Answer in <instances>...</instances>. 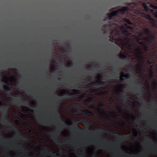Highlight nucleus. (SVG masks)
Masks as SVG:
<instances>
[{
	"mask_svg": "<svg viewBox=\"0 0 157 157\" xmlns=\"http://www.w3.org/2000/svg\"><path fill=\"white\" fill-rule=\"evenodd\" d=\"M133 39L141 46L147 45L155 49L157 45V37L155 35L147 28L140 30L139 36L134 35Z\"/></svg>",
	"mask_w": 157,
	"mask_h": 157,
	"instance_id": "nucleus-1",
	"label": "nucleus"
},
{
	"mask_svg": "<svg viewBox=\"0 0 157 157\" xmlns=\"http://www.w3.org/2000/svg\"><path fill=\"white\" fill-rule=\"evenodd\" d=\"M120 45L128 49L135 51V54L136 57L139 58L143 54L142 48L138 45H135L134 42H132V40L128 38L123 37L122 38H119L117 40V43Z\"/></svg>",
	"mask_w": 157,
	"mask_h": 157,
	"instance_id": "nucleus-2",
	"label": "nucleus"
},
{
	"mask_svg": "<svg viewBox=\"0 0 157 157\" xmlns=\"http://www.w3.org/2000/svg\"><path fill=\"white\" fill-rule=\"evenodd\" d=\"M53 114L55 116L54 122L57 125L56 128L55 133L56 135H58L61 133V129H62L64 127V125L65 124V123L61 118L62 114L59 111L58 109H54L53 111Z\"/></svg>",
	"mask_w": 157,
	"mask_h": 157,
	"instance_id": "nucleus-3",
	"label": "nucleus"
},
{
	"mask_svg": "<svg viewBox=\"0 0 157 157\" xmlns=\"http://www.w3.org/2000/svg\"><path fill=\"white\" fill-rule=\"evenodd\" d=\"M1 109L3 110L4 111V117H3V120H4V122L5 124L7 125H9L15 130L19 131V129L15 125L13 124L12 121L9 120V119L6 117V116L8 114V110H9V105H7L6 106L4 107H0Z\"/></svg>",
	"mask_w": 157,
	"mask_h": 157,
	"instance_id": "nucleus-4",
	"label": "nucleus"
},
{
	"mask_svg": "<svg viewBox=\"0 0 157 157\" xmlns=\"http://www.w3.org/2000/svg\"><path fill=\"white\" fill-rule=\"evenodd\" d=\"M128 8L126 7H123L121 10L112 12L111 13H107V18L103 19V21H105L106 19L111 20L113 17L121 14L120 16H122L124 13L128 11Z\"/></svg>",
	"mask_w": 157,
	"mask_h": 157,
	"instance_id": "nucleus-5",
	"label": "nucleus"
},
{
	"mask_svg": "<svg viewBox=\"0 0 157 157\" xmlns=\"http://www.w3.org/2000/svg\"><path fill=\"white\" fill-rule=\"evenodd\" d=\"M141 15L142 17L150 20L149 22H150V25H151L152 28L153 29L157 30V21L155 19L152 18L150 15L144 13H142Z\"/></svg>",
	"mask_w": 157,
	"mask_h": 157,
	"instance_id": "nucleus-6",
	"label": "nucleus"
},
{
	"mask_svg": "<svg viewBox=\"0 0 157 157\" xmlns=\"http://www.w3.org/2000/svg\"><path fill=\"white\" fill-rule=\"evenodd\" d=\"M47 134H48V140H49V81L47 83Z\"/></svg>",
	"mask_w": 157,
	"mask_h": 157,
	"instance_id": "nucleus-7",
	"label": "nucleus"
},
{
	"mask_svg": "<svg viewBox=\"0 0 157 157\" xmlns=\"http://www.w3.org/2000/svg\"><path fill=\"white\" fill-rule=\"evenodd\" d=\"M37 117L36 119V121L39 124H43L44 123V111L39 110L37 111Z\"/></svg>",
	"mask_w": 157,
	"mask_h": 157,
	"instance_id": "nucleus-8",
	"label": "nucleus"
},
{
	"mask_svg": "<svg viewBox=\"0 0 157 157\" xmlns=\"http://www.w3.org/2000/svg\"><path fill=\"white\" fill-rule=\"evenodd\" d=\"M76 79L78 80L76 81L73 84H67V85L69 86L71 88H75L76 86L79 85L80 84H82L83 83V82L82 81V80H81L80 78L77 77H76Z\"/></svg>",
	"mask_w": 157,
	"mask_h": 157,
	"instance_id": "nucleus-9",
	"label": "nucleus"
},
{
	"mask_svg": "<svg viewBox=\"0 0 157 157\" xmlns=\"http://www.w3.org/2000/svg\"><path fill=\"white\" fill-rule=\"evenodd\" d=\"M79 112L84 115H86L88 116H92V115H91V112L89 110H88L86 109H85V110L80 109L79 110Z\"/></svg>",
	"mask_w": 157,
	"mask_h": 157,
	"instance_id": "nucleus-10",
	"label": "nucleus"
},
{
	"mask_svg": "<svg viewBox=\"0 0 157 157\" xmlns=\"http://www.w3.org/2000/svg\"><path fill=\"white\" fill-rule=\"evenodd\" d=\"M121 31L122 32V33H123V34L126 37H125L123 36H120L118 37V38L116 40H115V41H116V43H117V40H118V39L119 38H122L123 37H125V38H128L130 39V38L128 37L130 36L131 35V34L130 32H129V31H128V30H124Z\"/></svg>",
	"mask_w": 157,
	"mask_h": 157,
	"instance_id": "nucleus-11",
	"label": "nucleus"
},
{
	"mask_svg": "<svg viewBox=\"0 0 157 157\" xmlns=\"http://www.w3.org/2000/svg\"><path fill=\"white\" fill-rule=\"evenodd\" d=\"M121 31L122 32V33H123V34L126 37H125L123 36H120L118 37V38L116 40H115V41H116V43H117V40H118V39L119 38H122L123 37H125V38H128L130 39V38L128 37L130 36L131 35V34L130 32H129V31H128V30H124Z\"/></svg>",
	"mask_w": 157,
	"mask_h": 157,
	"instance_id": "nucleus-12",
	"label": "nucleus"
},
{
	"mask_svg": "<svg viewBox=\"0 0 157 157\" xmlns=\"http://www.w3.org/2000/svg\"><path fill=\"white\" fill-rule=\"evenodd\" d=\"M97 110L100 113V116L102 117H105L107 115V114L104 112V111L103 110V109L101 108L97 109Z\"/></svg>",
	"mask_w": 157,
	"mask_h": 157,
	"instance_id": "nucleus-13",
	"label": "nucleus"
},
{
	"mask_svg": "<svg viewBox=\"0 0 157 157\" xmlns=\"http://www.w3.org/2000/svg\"><path fill=\"white\" fill-rule=\"evenodd\" d=\"M61 101H58L57 100H55L54 102L53 106L54 109H58L60 105V102Z\"/></svg>",
	"mask_w": 157,
	"mask_h": 157,
	"instance_id": "nucleus-14",
	"label": "nucleus"
},
{
	"mask_svg": "<svg viewBox=\"0 0 157 157\" xmlns=\"http://www.w3.org/2000/svg\"><path fill=\"white\" fill-rule=\"evenodd\" d=\"M91 131H98L99 132H106V129L101 127H100L99 128V129H96V130H93V129H89Z\"/></svg>",
	"mask_w": 157,
	"mask_h": 157,
	"instance_id": "nucleus-15",
	"label": "nucleus"
},
{
	"mask_svg": "<svg viewBox=\"0 0 157 157\" xmlns=\"http://www.w3.org/2000/svg\"><path fill=\"white\" fill-rule=\"evenodd\" d=\"M18 103L20 105H28V101L27 100H25V101H24L22 99H21L19 101Z\"/></svg>",
	"mask_w": 157,
	"mask_h": 157,
	"instance_id": "nucleus-16",
	"label": "nucleus"
},
{
	"mask_svg": "<svg viewBox=\"0 0 157 157\" xmlns=\"http://www.w3.org/2000/svg\"><path fill=\"white\" fill-rule=\"evenodd\" d=\"M73 122H74V124H76V128L77 129L78 131H82L83 130V129L80 127L79 125L78 124V122H76L75 120H73Z\"/></svg>",
	"mask_w": 157,
	"mask_h": 157,
	"instance_id": "nucleus-17",
	"label": "nucleus"
},
{
	"mask_svg": "<svg viewBox=\"0 0 157 157\" xmlns=\"http://www.w3.org/2000/svg\"><path fill=\"white\" fill-rule=\"evenodd\" d=\"M134 68L136 69L138 73H139L141 71V69L140 68V65L138 64H136L134 65Z\"/></svg>",
	"mask_w": 157,
	"mask_h": 157,
	"instance_id": "nucleus-18",
	"label": "nucleus"
},
{
	"mask_svg": "<svg viewBox=\"0 0 157 157\" xmlns=\"http://www.w3.org/2000/svg\"><path fill=\"white\" fill-rule=\"evenodd\" d=\"M66 94V93H64L63 94H62L61 95H59V94H57V96H59V97H57L56 98V99L55 100H57L58 101H62V99L61 97H62L63 96H64L65 94Z\"/></svg>",
	"mask_w": 157,
	"mask_h": 157,
	"instance_id": "nucleus-19",
	"label": "nucleus"
},
{
	"mask_svg": "<svg viewBox=\"0 0 157 157\" xmlns=\"http://www.w3.org/2000/svg\"><path fill=\"white\" fill-rule=\"evenodd\" d=\"M119 56L121 58H126V55L125 53L124 52L122 51H121V52L120 53Z\"/></svg>",
	"mask_w": 157,
	"mask_h": 157,
	"instance_id": "nucleus-20",
	"label": "nucleus"
},
{
	"mask_svg": "<svg viewBox=\"0 0 157 157\" xmlns=\"http://www.w3.org/2000/svg\"><path fill=\"white\" fill-rule=\"evenodd\" d=\"M91 98H90L88 99H85L84 100V102L85 104V105H90V104L91 103Z\"/></svg>",
	"mask_w": 157,
	"mask_h": 157,
	"instance_id": "nucleus-21",
	"label": "nucleus"
},
{
	"mask_svg": "<svg viewBox=\"0 0 157 157\" xmlns=\"http://www.w3.org/2000/svg\"><path fill=\"white\" fill-rule=\"evenodd\" d=\"M18 135L19 136L21 140H26L27 139V138L25 136L21 134L20 132H19Z\"/></svg>",
	"mask_w": 157,
	"mask_h": 157,
	"instance_id": "nucleus-22",
	"label": "nucleus"
},
{
	"mask_svg": "<svg viewBox=\"0 0 157 157\" xmlns=\"http://www.w3.org/2000/svg\"><path fill=\"white\" fill-rule=\"evenodd\" d=\"M120 75H121V77H120V80H123V78H125L126 76L124 72L123 71H121L120 72Z\"/></svg>",
	"mask_w": 157,
	"mask_h": 157,
	"instance_id": "nucleus-23",
	"label": "nucleus"
},
{
	"mask_svg": "<svg viewBox=\"0 0 157 157\" xmlns=\"http://www.w3.org/2000/svg\"><path fill=\"white\" fill-rule=\"evenodd\" d=\"M124 22L126 23V24L131 25L132 24V23L131 21H130V20L128 19L127 18H124Z\"/></svg>",
	"mask_w": 157,
	"mask_h": 157,
	"instance_id": "nucleus-24",
	"label": "nucleus"
},
{
	"mask_svg": "<svg viewBox=\"0 0 157 157\" xmlns=\"http://www.w3.org/2000/svg\"><path fill=\"white\" fill-rule=\"evenodd\" d=\"M2 89L4 91H6L7 90H9V86L8 85L3 84L2 85Z\"/></svg>",
	"mask_w": 157,
	"mask_h": 157,
	"instance_id": "nucleus-25",
	"label": "nucleus"
},
{
	"mask_svg": "<svg viewBox=\"0 0 157 157\" xmlns=\"http://www.w3.org/2000/svg\"><path fill=\"white\" fill-rule=\"evenodd\" d=\"M153 87L154 89L156 90L157 88V81H154L153 82Z\"/></svg>",
	"mask_w": 157,
	"mask_h": 157,
	"instance_id": "nucleus-26",
	"label": "nucleus"
},
{
	"mask_svg": "<svg viewBox=\"0 0 157 157\" xmlns=\"http://www.w3.org/2000/svg\"><path fill=\"white\" fill-rule=\"evenodd\" d=\"M150 7L154 10H157V6L152 4L150 5Z\"/></svg>",
	"mask_w": 157,
	"mask_h": 157,
	"instance_id": "nucleus-27",
	"label": "nucleus"
},
{
	"mask_svg": "<svg viewBox=\"0 0 157 157\" xmlns=\"http://www.w3.org/2000/svg\"><path fill=\"white\" fill-rule=\"evenodd\" d=\"M120 31H121L127 30L125 28L124 26H122L121 27H120Z\"/></svg>",
	"mask_w": 157,
	"mask_h": 157,
	"instance_id": "nucleus-28",
	"label": "nucleus"
},
{
	"mask_svg": "<svg viewBox=\"0 0 157 157\" xmlns=\"http://www.w3.org/2000/svg\"><path fill=\"white\" fill-rule=\"evenodd\" d=\"M82 123L86 125H88V124H89V122L87 121L86 119H83Z\"/></svg>",
	"mask_w": 157,
	"mask_h": 157,
	"instance_id": "nucleus-29",
	"label": "nucleus"
},
{
	"mask_svg": "<svg viewBox=\"0 0 157 157\" xmlns=\"http://www.w3.org/2000/svg\"><path fill=\"white\" fill-rule=\"evenodd\" d=\"M145 109L148 110L149 111H150V112L151 113L152 111H153V109H151L149 107H147L145 108Z\"/></svg>",
	"mask_w": 157,
	"mask_h": 157,
	"instance_id": "nucleus-30",
	"label": "nucleus"
},
{
	"mask_svg": "<svg viewBox=\"0 0 157 157\" xmlns=\"http://www.w3.org/2000/svg\"><path fill=\"white\" fill-rule=\"evenodd\" d=\"M143 47V49H144V50H145V51H147L148 49V46H147L146 45V46H141Z\"/></svg>",
	"mask_w": 157,
	"mask_h": 157,
	"instance_id": "nucleus-31",
	"label": "nucleus"
},
{
	"mask_svg": "<svg viewBox=\"0 0 157 157\" xmlns=\"http://www.w3.org/2000/svg\"><path fill=\"white\" fill-rule=\"evenodd\" d=\"M113 135H119L121 136L122 134L121 133H118L117 132H113Z\"/></svg>",
	"mask_w": 157,
	"mask_h": 157,
	"instance_id": "nucleus-32",
	"label": "nucleus"
},
{
	"mask_svg": "<svg viewBox=\"0 0 157 157\" xmlns=\"http://www.w3.org/2000/svg\"><path fill=\"white\" fill-rule=\"evenodd\" d=\"M149 71H150V74L151 75V77L152 78L153 75L154 74V71H153V69H150V70H149Z\"/></svg>",
	"mask_w": 157,
	"mask_h": 157,
	"instance_id": "nucleus-33",
	"label": "nucleus"
},
{
	"mask_svg": "<svg viewBox=\"0 0 157 157\" xmlns=\"http://www.w3.org/2000/svg\"><path fill=\"white\" fill-rule=\"evenodd\" d=\"M19 144H17V145H18L19 147V148H20V149H23V151H24V152H25V149H24V147L23 146H19Z\"/></svg>",
	"mask_w": 157,
	"mask_h": 157,
	"instance_id": "nucleus-34",
	"label": "nucleus"
},
{
	"mask_svg": "<svg viewBox=\"0 0 157 157\" xmlns=\"http://www.w3.org/2000/svg\"><path fill=\"white\" fill-rule=\"evenodd\" d=\"M144 9L145 10H146V11H148L149 10V8L146 5H144Z\"/></svg>",
	"mask_w": 157,
	"mask_h": 157,
	"instance_id": "nucleus-35",
	"label": "nucleus"
},
{
	"mask_svg": "<svg viewBox=\"0 0 157 157\" xmlns=\"http://www.w3.org/2000/svg\"><path fill=\"white\" fill-rule=\"evenodd\" d=\"M148 139L150 140L151 141L154 143H155V140H154L153 138L151 137H148Z\"/></svg>",
	"mask_w": 157,
	"mask_h": 157,
	"instance_id": "nucleus-36",
	"label": "nucleus"
},
{
	"mask_svg": "<svg viewBox=\"0 0 157 157\" xmlns=\"http://www.w3.org/2000/svg\"><path fill=\"white\" fill-rule=\"evenodd\" d=\"M2 78H2V82H4V83H6V81L3 79V78H5L4 76L3 75H2Z\"/></svg>",
	"mask_w": 157,
	"mask_h": 157,
	"instance_id": "nucleus-37",
	"label": "nucleus"
},
{
	"mask_svg": "<svg viewBox=\"0 0 157 157\" xmlns=\"http://www.w3.org/2000/svg\"><path fill=\"white\" fill-rule=\"evenodd\" d=\"M73 64H74L73 62L72 61H71V63H69V66H70V67H71L73 66Z\"/></svg>",
	"mask_w": 157,
	"mask_h": 157,
	"instance_id": "nucleus-38",
	"label": "nucleus"
},
{
	"mask_svg": "<svg viewBox=\"0 0 157 157\" xmlns=\"http://www.w3.org/2000/svg\"><path fill=\"white\" fill-rule=\"evenodd\" d=\"M104 105L103 103H100V104H99V107H103Z\"/></svg>",
	"mask_w": 157,
	"mask_h": 157,
	"instance_id": "nucleus-39",
	"label": "nucleus"
},
{
	"mask_svg": "<svg viewBox=\"0 0 157 157\" xmlns=\"http://www.w3.org/2000/svg\"><path fill=\"white\" fill-rule=\"evenodd\" d=\"M98 93L99 95L101 96L103 94V92L102 91H100L98 92Z\"/></svg>",
	"mask_w": 157,
	"mask_h": 157,
	"instance_id": "nucleus-40",
	"label": "nucleus"
},
{
	"mask_svg": "<svg viewBox=\"0 0 157 157\" xmlns=\"http://www.w3.org/2000/svg\"><path fill=\"white\" fill-rule=\"evenodd\" d=\"M83 80L86 81H90V79L88 78L87 77H85V78L83 79Z\"/></svg>",
	"mask_w": 157,
	"mask_h": 157,
	"instance_id": "nucleus-41",
	"label": "nucleus"
},
{
	"mask_svg": "<svg viewBox=\"0 0 157 157\" xmlns=\"http://www.w3.org/2000/svg\"><path fill=\"white\" fill-rule=\"evenodd\" d=\"M90 109H96V108L95 106H91V107H90Z\"/></svg>",
	"mask_w": 157,
	"mask_h": 157,
	"instance_id": "nucleus-42",
	"label": "nucleus"
},
{
	"mask_svg": "<svg viewBox=\"0 0 157 157\" xmlns=\"http://www.w3.org/2000/svg\"><path fill=\"white\" fill-rule=\"evenodd\" d=\"M124 85L123 84H121L119 85L120 87L122 89L124 87Z\"/></svg>",
	"mask_w": 157,
	"mask_h": 157,
	"instance_id": "nucleus-43",
	"label": "nucleus"
},
{
	"mask_svg": "<svg viewBox=\"0 0 157 157\" xmlns=\"http://www.w3.org/2000/svg\"><path fill=\"white\" fill-rule=\"evenodd\" d=\"M154 15L157 18V12H155L154 13Z\"/></svg>",
	"mask_w": 157,
	"mask_h": 157,
	"instance_id": "nucleus-44",
	"label": "nucleus"
},
{
	"mask_svg": "<svg viewBox=\"0 0 157 157\" xmlns=\"http://www.w3.org/2000/svg\"><path fill=\"white\" fill-rule=\"evenodd\" d=\"M56 140H57V142H56V143L58 144L59 143V142H61V140L58 139V137H57V138H56Z\"/></svg>",
	"mask_w": 157,
	"mask_h": 157,
	"instance_id": "nucleus-45",
	"label": "nucleus"
},
{
	"mask_svg": "<svg viewBox=\"0 0 157 157\" xmlns=\"http://www.w3.org/2000/svg\"><path fill=\"white\" fill-rule=\"evenodd\" d=\"M49 63H50V64H49V65H50V66H49V67H50V69H49V72H50V74L51 71V61L50 59V61H49Z\"/></svg>",
	"mask_w": 157,
	"mask_h": 157,
	"instance_id": "nucleus-46",
	"label": "nucleus"
},
{
	"mask_svg": "<svg viewBox=\"0 0 157 157\" xmlns=\"http://www.w3.org/2000/svg\"><path fill=\"white\" fill-rule=\"evenodd\" d=\"M125 26H126V27L129 28V29H132V27L131 26L127 25L126 24H124Z\"/></svg>",
	"mask_w": 157,
	"mask_h": 157,
	"instance_id": "nucleus-47",
	"label": "nucleus"
},
{
	"mask_svg": "<svg viewBox=\"0 0 157 157\" xmlns=\"http://www.w3.org/2000/svg\"><path fill=\"white\" fill-rule=\"evenodd\" d=\"M133 130H134V131L136 132V135H135V136H136V135H137V130H136V129H135V128H134V129H133Z\"/></svg>",
	"mask_w": 157,
	"mask_h": 157,
	"instance_id": "nucleus-48",
	"label": "nucleus"
},
{
	"mask_svg": "<svg viewBox=\"0 0 157 157\" xmlns=\"http://www.w3.org/2000/svg\"><path fill=\"white\" fill-rule=\"evenodd\" d=\"M57 79L59 81H60L62 80V78L60 77H58L57 78Z\"/></svg>",
	"mask_w": 157,
	"mask_h": 157,
	"instance_id": "nucleus-49",
	"label": "nucleus"
},
{
	"mask_svg": "<svg viewBox=\"0 0 157 157\" xmlns=\"http://www.w3.org/2000/svg\"><path fill=\"white\" fill-rule=\"evenodd\" d=\"M148 63L150 64H153V62H150V61H148Z\"/></svg>",
	"mask_w": 157,
	"mask_h": 157,
	"instance_id": "nucleus-50",
	"label": "nucleus"
},
{
	"mask_svg": "<svg viewBox=\"0 0 157 157\" xmlns=\"http://www.w3.org/2000/svg\"><path fill=\"white\" fill-rule=\"evenodd\" d=\"M152 114L155 115V116H157V114L155 113V111H153V113Z\"/></svg>",
	"mask_w": 157,
	"mask_h": 157,
	"instance_id": "nucleus-51",
	"label": "nucleus"
},
{
	"mask_svg": "<svg viewBox=\"0 0 157 157\" xmlns=\"http://www.w3.org/2000/svg\"><path fill=\"white\" fill-rule=\"evenodd\" d=\"M149 67H150V70H152V68H153V66L150 65V66H149Z\"/></svg>",
	"mask_w": 157,
	"mask_h": 157,
	"instance_id": "nucleus-52",
	"label": "nucleus"
},
{
	"mask_svg": "<svg viewBox=\"0 0 157 157\" xmlns=\"http://www.w3.org/2000/svg\"><path fill=\"white\" fill-rule=\"evenodd\" d=\"M134 83H135V84H136V85H139V86H140V87H141V89H142L143 88L142 87V86H141L139 84H137L136 83H135V82H134Z\"/></svg>",
	"mask_w": 157,
	"mask_h": 157,
	"instance_id": "nucleus-53",
	"label": "nucleus"
},
{
	"mask_svg": "<svg viewBox=\"0 0 157 157\" xmlns=\"http://www.w3.org/2000/svg\"><path fill=\"white\" fill-rule=\"evenodd\" d=\"M154 104L155 105V108H157V105H156L155 103V102H154Z\"/></svg>",
	"mask_w": 157,
	"mask_h": 157,
	"instance_id": "nucleus-54",
	"label": "nucleus"
},
{
	"mask_svg": "<svg viewBox=\"0 0 157 157\" xmlns=\"http://www.w3.org/2000/svg\"><path fill=\"white\" fill-rule=\"evenodd\" d=\"M30 112H31V113H33V112H34V110H33V109H31V110H30Z\"/></svg>",
	"mask_w": 157,
	"mask_h": 157,
	"instance_id": "nucleus-55",
	"label": "nucleus"
},
{
	"mask_svg": "<svg viewBox=\"0 0 157 157\" xmlns=\"http://www.w3.org/2000/svg\"><path fill=\"white\" fill-rule=\"evenodd\" d=\"M149 90V85H148V86L147 87V89H146V90Z\"/></svg>",
	"mask_w": 157,
	"mask_h": 157,
	"instance_id": "nucleus-56",
	"label": "nucleus"
},
{
	"mask_svg": "<svg viewBox=\"0 0 157 157\" xmlns=\"http://www.w3.org/2000/svg\"><path fill=\"white\" fill-rule=\"evenodd\" d=\"M8 157H14V156L11 155H9L8 156Z\"/></svg>",
	"mask_w": 157,
	"mask_h": 157,
	"instance_id": "nucleus-57",
	"label": "nucleus"
},
{
	"mask_svg": "<svg viewBox=\"0 0 157 157\" xmlns=\"http://www.w3.org/2000/svg\"><path fill=\"white\" fill-rule=\"evenodd\" d=\"M130 116H131V117H132V119H133V120L134 121L135 120V118L134 117H133L131 115H130Z\"/></svg>",
	"mask_w": 157,
	"mask_h": 157,
	"instance_id": "nucleus-58",
	"label": "nucleus"
},
{
	"mask_svg": "<svg viewBox=\"0 0 157 157\" xmlns=\"http://www.w3.org/2000/svg\"><path fill=\"white\" fill-rule=\"evenodd\" d=\"M38 87H41V84H38Z\"/></svg>",
	"mask_w": 157,
	"mask_h": 157,
	"instance_id": "nucleus-59",
	"label": "nucleus"
},
{
	"mask_svg": "<svg viewBox=\"0 0 157 157\" xmlns=\"http://www.w3.org/2000/svg\"><path fill=\"white\" fill-rule=\"evenodd\" d=\"M55 87L56 88V89H58V85H56L55 86Z\"/></svg>",
	"mask_w": 157,
	"mask_h": 157,
	"instance_id": "nucleus-60",
	"label": "nucleus"
},
{
	"mask_svg": "<svg viewBox=\"0 0 157 157\" xmlns=\"http://www.w3.org/2000/svg\"><path fill=\"white\" fill-rule=\"evenodd\" d=\"M100 78H101V79H102L103 78L102 75H100Z\"/></svg>",
	"mask_w": 157,
	"mask_h": 157,
	"instance_id": "nucleus-61",
	"label": "nucleus"
},
{
	"mask_svg": "<svg viewBox=\"0 0 157 157\" xmlns=\"http://www.w3.org/2000/svg\"><path fill=\"white\" fill-rule=\"evenodd\" d=\"M54 153H55L56 155V156H59V154H58L56 152H54Z\"/></svg>",
	"mask_w": 157,
	"mask_h": 157,
	"instance_id": "nucleus-62",
	"label": "nucleus"
},
{
	"mask_svg": "<svg viewBox=\"0 0 157 157\" xmlns=\"http://www.w3.org/2000/svg\"><path fill=\"white\" fill-rule=\"evenodd\" d=\"M135 155H137V156H140V154L138 153H137V154H135Z\"/></svg>",
	"mask_w": 157,
	"mask_h": 157,
	"instance_id": "nucleus-63",
	"label": "nucleus"
},
{
	"mask_svg": "<svg viewBox=\"0 0 157 157\" xmlns=\"http://www.w3.org/2000/svg\"><path fill=\"white\" fill-rule=\"evenodd\" d=\"M132 59V60H134V59H136V58L134 57V58H132V59Z\"/></svg>",
	"mask_w": 157,
	"mask_h": 157,
	"instance_id": "nucleus-64",
	"label": "nucleus"
}]
</instances>
